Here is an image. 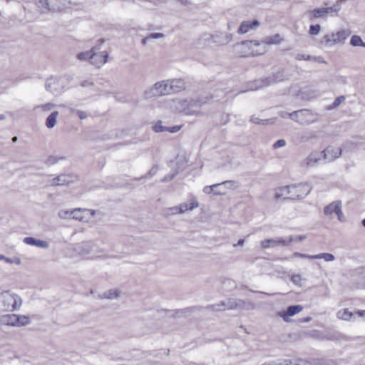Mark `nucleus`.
I'll list each match as a JSON object with an SVG mask.
<instances>
[{"label":"nucleus","instance_id":"1","mask_svg":"<svg viewBox=\"0 0 365 365\" xmlns=\"http://www.w3.org/2000/svg\"><path fill=\"white\" fill-rule=\"evenodd\" d=\"M255 304L250 301L229 298L226 301L220 302L218 304L209 305L206 307V309L215 311H221L225 309L252 310L255 309Z\"/></svg>","mask_w":365,"mask_h":365},{"label":"nucleus","instance_id":"2","mask_svg":"<svg viewBox=\"0 0 365 365\" xmlns=\"http://www.w3.org/2000/svg\"><path fill=\"white\" fill-rule=\"evenodd\" d=\"M22 304L21 298L9 291L0 294V312H12Z\"/></svg>","mask_w":365,"mask_h":365},{"label":"nucleus","instance_id":"3","mask_svg":"<svg viewBox=\"0 0 365 365\" xmlns=\"http://www.w3.org/2000/svg\"><path fill=\"white\" fill-rule=\"evenodd\" d=\"M284 78L285 76L284 74V71H280L277 73H272L271 76L268 77L252 81L250 84L249 90L256 91L260 88H263L274 83L281 82L284 81Z\"/></svg>","mask_w":365,"mask_h":365},{"label":"nucleus","instance_id":"4","mask_svg":"<svg viewBox=\"0 0 365 365\" xmlns=\"http://www.w3.org/2000/svg\"><path fill=\"white\" fill-rule=\"evenodd\" d=\"M206 103V101H203L202 99L192 100L190 101L182 100L178 101V109L180 112H182L187 115H202L200 108Z\"/></svg>","mask_w":365,"mask_h":365},{"label":"nucleus","instance_id":"5","mask_svg":"<svg viewBox=\"0 0 365 365\" xmlns=\"http://www.w3.org/2000/svg\"><path fill=\"white\" fill-rule=\"evenodd\" d=\"M291 200H300L306 197L312 190V187L308 183H300L289 185Z\"/></svg>","mask_w":365,"mask_h":365},{"label":"nucleus","instance_id":"6","mask_svg":"<svg viewBox=\"0 0 365 365\" xmlns=\"http://www.w3.org/2000/svg\"><path fill=\"white\" fill-rule=\"evenodd\" d=\"M170 86V80L157 82L145 94L148 97L170 95L172 93Z\"/></svg>","mask_w":365,"mask_h":365},{"label":"nucleus","instance_id":"7","mask_svg":"<svg viewBox=\"0 0 365 365\" xmlns=\"http://www.w3.org/2000/svg\"><path fill=\"white\" fill-rule=\"evenodd\" d=\"M351 34L348 29L341 30L336 33H332L324 36L322 39V43L325 45H331L336 43H342Z\"/></svg>","mask_w":365,"mask_h":365},{"label":"nucleus","instance_id":"8","mask_svg":"<svg viewBox=\"0 0 365 365\" xmlns=\"http://www.w3.org/2000/svg\"><path fill=\"white\" fill-rule=\"evenodd\" d=\"M199 207V203L195 197H192L188 202H183L178 206L170 207L168 209L169 214H180L184 213L187 210H192Z\"/></svg>","mask_w":365,"mask_h":365},{"label":"nucleus","instance_id":"9","mask_svg":"<svg viewBox=\"0 0 365 365\" xmlns=\"http://www.w3.org/2000/svg\"><path fill=\"white\" fill-rule=\"evenodd\" d=\"M324 213L327 216H331L333 213L336 214L340 222L344 221V215L341 210V202L339 200L334 201L324 208Z\"/></svg>","mask_w":365,"mask_h":365},{"label":"nucleus","instance_id":"10","mask_svg":"<svg viewBox=\"0 0 365 365\" xmlns=\"http://www.w3.org/2000/svg\"><path fill=\"white\" fill-rule=\"evenodd\" d=\"M299 115L298 123L300 125H309L318 120L319 115L308 109L299 110Z\"/></svg>","mask_w":365,"mask_h":365},{"label":"nucleus","instance_id":"11","mask_svg":"<svg viewBox=\"0 0 365 365\" xmlns=\"http://www.w3.org/2000/svg\"><path fill=\"white\" fill-rule=\"evenodd\" d=\"M76 177L69 174H61L51 180V186L67 185L74 182Z\"/></svg>","mask_w":365,"mask_h":365},{"label":"nucleus","instance_id":"12","mask_svg":"<svg viewBox=\"0 0 365 365\" xmlns=\"http://www.w3.org/2000/svg\"><path fill=\"white\" fill-rule=\"evenodd\" d=\"M303 309L302 306L301 305H292L287 307L286 311L279 312L278 313V316L282 317L284 321L289 322V317H292L299 312H300Z\"/></svg>","mask_w":365,"mask_h":365},{"label":"nucleus","instance_id":"13","mask_svg":"<svg viewBox=\"0 0 365 365\" xmlns=\"http://www.w3.org/2000/svg\"><path fill=\"white\" fill-rule=\"evenodd\" d=\"M108 55L106 51L93 53L91 56L90 63L97 68H100L107 62Z\"/></svg>","mask_w":365,"mask_h":365},{"label":"nucleus","instance_id":"14","mask_svg":"<svg viewBox=\"0 0 365 365\" xmlns=\"http://www.w3.org/2000/svg\"><path fill=\"white\" fill-rule=\"evenodd\" d=\"M259 26L258 20L255 19L252 21H244L240 24L237 30L239 34H244L247 33L250 30H255Z\"/></svg>","mask_w":365,"mask_h":365},{"label":"nucleus","instance_id":"15","mask_svg":"<svg viewBox=\"0 0 365 365\" xmlns=\"http://www.w3.org/2000/svg\"><path fill=\"white\" fill-rule=\"evenodd\" d=\"M322 154L324 160L333 161L341 155V149L329 146L322 152Z\"/></svg>","mask_w":365,"mask_h":365},{"label":"nucleus","instance_id":"16","mask_svg":"<svg viewBox=\"0 0 365 365\" xmlns=\"http://www.w3.org/2000/svg\"><path fill=\"white\" fill-rule=\"evenodd\" d=\"M181 128V125H175L173 127H166L162 125V121H158L153 129L156 133L170 132L172 133H177Z\"/></svg>","mask_w":365,"mask_h":365},{"label":"nucleus","instance_id":"17","mask_svg":"<svg viewBox=\"0 0 365 365\" xmlns=\"http://www.w3.org/2000/svg\"><path fill=\"white\" fill-rule=\"evenodd\" d=\"M236 184H237V182H235L234 180H225L221 183H217V184H214L212 185L205 186L203 188V192L205 194H210V193L213 192L215 195H222V193L220 192L215 191L214 188L217 187L221 185H230V187H237Z\"/></svg>","mask_w":365,"mask_h":365},{"label":"nucleus","instance_id":"18","mask_svg":"<svg viewBox=\"0 0 365 365\" xmlns=\"http://www.w3.org/2000/svg\"><path fill=\"white\" fill-rule=\"evenodd\" d=\"M24 242L29 245L36 246L41 248L47 249L49 247L46 241L38 240L31 237H26L23 240Z\"/></svg>","mask_w":365,"mask_h":365},{"label":"nucleus","instance_id":"19","mask_svg":"<svg viewBox=\"0 0 365 365\" xmlns=\"http://www.w3.org/2000/svg\"><path fill=\"white\" fill-rule=\"evenodd\" d=\"M58 0H39L38 4L42 8H44L50 11H58L60 7L56 6V3Z\"/></svg>","mask_w":365,"mask_h":365},{"label":"nucleus","instance_id":"20","mask_svg":"<svg viewBox=\"0 0 365 365\" xmlns=\"http://www.w3.org/2000/svg\"><path fill=\"white\" fill-rule=\"evenodd\" d=\"M170 84L172 93L180 92L185 88V83L180 78L170 81Z\"/></svg>","mask_w":365,"mask_h":365},{"label":"nucleus","instance_id":"21","mask_svg":"<svg viewBox=\"0 0 365 365\" xmlns=\"http://www.w3.org/2000/svg\"><path fill=\"white\" fill-rule=\"evenodd\" d=\"M322 153H312L304 160V163L307 167H312L317 165L321 160Z\"/></svg>","mask_w":365,"mask_h":365},{"label":"nucleus","instance_id":"22","mask_svg":"<svg viewBox=\"0 0 365 365\" xmlns=\"http://www.w3.org/2000/svg\"><path fill=\"white\" fill-rule=\"evenodd\" d=\"M45 87L46 91L53 93H59V89L58 88V80L55 78H49L46 80Z\"/></svg>","mask_w":365,"mask_h":365},{"label":"nucleus","instance_id":"23","mask_svg":"<svg viewBox=\"0 0 365 365\" xmlns=\"http://www.w3.org/2000/svg\"><path fill=\"white\" fill-rule=\"evenodd\" d=\"M83 212H90L91 215H94L96 213V211L93 210L76 208L71 211V214H72L71 218H73L74 220H79V221H83V216L82 215Z\"/></svg>","mask_w":365,"mask_h":365},{"label":"nucleus","instance_id":"24","mask_svg":"<svg viewBox=\"0 0 365 365\" xmlns=\"http://www.w3.org/2000/svg\"><path fill=\"white\" fill-rule=\"evenodd\" d=\"M270 240V247H274L277 246H288L290 242H293L294 238L290 236L289 237L288 240L278 237L276 239H269Z\"/></svg>","mask_w":365,"mask_h":365},{"label":"nucleus","instance_id":"25","mask_svg":"<svg viewBox=\"0 0 365 365\" xmlns=\"http://www.w3.org/2000/svg\"><path fill=\"white\" fill-rule=\"evenodd\" d=\"M326 11L324 8H318L308 11L307 14L311 20L319 18L325 19Z\"/></svg>","mask_w":365,"mask_h":365},{"label":"nucleus","instance_id":"26","mask_svg":"<svg viewBox=\"0 0 365 365\" xmlns=\"http://www.w3.org/2000/svg\"><path fill=\"white\" fill-rule=\"evenodd\" d=\"M290 196L289 185L282 187L276 190L274 194L275 199H279L281 197H284V199H289L288 197Z\"/></svg>","mask_w":365,"mask_h":365},{"label":"nucleus","instance_id":"27","mask_svg":"<svg viewBox=\"0 0 365 365\" xmlns=\"http://www.w3.org/2000/svg\"><path fill=\"white\" fill-rule=\"evenodd\" d=\"M282 38L281 36L278 34L272 36H267L264 38L262 41L263 43L271 45V44H279L282 41Z\"/></svg>","mask_w":365,"mask_h":365},{"label":"nucleus","instance_id":"28","mask_svg":"<svg viewBox=\"0 0 365 365\" xmlns=\"http://www.w3.org/2000/svg\"><path fill=\"white\" fill-rule=\"evenodd\" d=\"M58 115V111H53L46 118V126L48 128H53L56 124V118Z\"/></svg>","mask_w":365,"mask_h":365},{"label":"nucleus","instance_id":"29","mask_svg":"<svg viewBox=\"0 0 365 365\" xmlns=\"http://www.w3.org/2000/svg\"><path fill=\"white\" fill-rule=\"evenodd\" d=\"M317 138V135L315 131L309 130L305 131L301 136L302 142H309L312 140H315Z\"/></svg>","mask_w":365,"mask_h":365},{"label":"nucleus","instance_id":"30","mask_svg":"<svg viewBox=\"0 0 365 365\" xmlns=\"http://www.w3.org/2000/svg\"><path fill=\"white\" fill-rule=\"evenodd\" d=\"M324 259L326 262H331L335 259V257L330 253H320L314 255V259Z\"/></svg>","mask_w":365,"mask_h":365},{"label":"nucleus","instance_id":"31","mask_svg":"<svg viewBox=\"0 0 365 365\" xmlns=\"http://www.w3.org/2000/svg\"><path fill=\"white\" fill-rule=\"evenodd\" d=\"M351 316L352 313L346 309L340 310L337 312V317L343 320H349Z\"/></svg>","mask_w":365,"mask_h":365},{"label":"nucleus","instance_id":"32","mask_svg":"<svg viewBox=\"0 0 365 365\" xmlns=\"http://www.w3.org/2000/svg\"><path fill=\"white\" fill-rule=\"evenodd\" d=\"M16 319H17V315L16 314L7 315L5 317L6 324H8V325H11V326L17 327L18 323H17Z\"/></svg>","mask_w":365,"mask_h":365},{"label":"nucleus","instance_id":"33","mask_svg":"<svg viewBox=\"0 0 365 365\" xmlns=\"http://www.w3.org/2000/svg\"><path fill=\"white\" fill-rule=\"evenodd\" d=\"M344 101H345V97L344 96H340L337 97L336 98H335L334 102L327 107V109L328 110L334 109V108H337Z\"/></svg>","mask_w":365,"mask_h":365},{"label":"nucleus","instance_id":"34","mask_svg":"<svg viewBox=\"0 0 365 365\" xmlns=\"http://www.w3.org/2000/svg\"><path fill=\"white\" fill-rule=\"evenodd\" d=\"M94 48H92L91 51H86V52H81L79 53L77 55V58L80 61H85V60H91V56H92V53H93Z\"/></svg>","mask_w":365,"mask_h":365},{"label":"nucleus","instance_id":"35","mask_svg":"<svg viewBox=\"0 0 365 365\" xmlns=\"http://www.w3.org/2000/svg\"><path fill=\"white\" fill-rule=\"evenodd\" d=\"M120 296V292L118 291V290H115V289H110L109 291H108L107 292H105L103 294V298H106V299H115V298H118Z\"/></svg>","mask_w":365,"mask_h":365},{"label":"nucleus","instance_id":"36","mask_svg":"<svg viewBox=\"0 0 365 365\" xmlns=\"http://www.w3.org/2000/svg\"><path fill=\"white\" fill-rule=\"evenodd\" d=\"M16 321L18 323L17 327L25 326L30 322L29 318L24 315H17Z\"/></svg>","mask_w":365,"mask_h":365},{"label":"nucleus","instance_id":"37","mask_svg":"<svg viewBox=\"0 0 365 365\" xmlns=\"http://www.w3.org/2000/svg\"><path fill=\"white\" fill-rule=\"evenodd\" d=\"M362 39L359 36L354 35L351 38L350 43L353 46H361L362 44Z\"/></svg>","mask_w":365,"mask_h":365},{"label":"nucleus","instance_id":"38","mask_svg":"<svg viewBox=\"0 0 365 365\" xmlns=\"http://www.w3.org/2000/svg\"><path fill=\"white\" fill-rule=\"evenodd\" d=\"M55 107V105L53 103H47L46 104H43V105H39V106H37L35 109H38V108H41L44 111H49L51 110L52 108H53Z\"/></svg>","mask_w":365,"mask_h":365},{"label":"nucleus","instance_id":"39","mask_svg":"<svg viewBox=\"0 0 365 365\" xmlns=\"http://www.w3.org/2000/svg\"><path fill=\"white\" fill-rule=\"evenodd\" d=\"M321 30V26L319 24L311 25L309 27V34L311 35H317Z\"/></svg>","mask_w":365,"mask_h":365},{"label":"nucleus","instance_id":"40","mask_svg":"<svg viewBox=\"0 0 365 365\" xmlns=\"http://www.w3.org/2000/svg\"><path fill=\"white\" fill-rule=\"evenodd\" d=\"M250 122L255 123V124H267L268 123V120H261L259 118L253 115L250 118Z\"/></svg>","mask_w":365,"mask_h":365},{"label":"nucleus","instance_id":"41","mask_svg":"<svg viewBox=\"0 0 365 365\" xmlns=\"http://www.w3.org/2000/svg\"><path fill=\"white\" fill-rule=\"evenodd\" d=\"M293 257H300L303 259H314V255H309L307 254H302L299 252H294L292 255Z\"/></svg>","mask_w":365,"mask_h":365},{"label":"nucleus","instance_id":"42","mask_svg":"<svg viewBox=\"0 0 365 365\" xmlns=\"http://www.w3.org/2000/svg\"><path fill=\"white\" fill-rule=\"evenodd\" d=\"M58 216L61 219H66V218H68V217H72V214H71V211L70 210H61L58 212Z\"/></svg>","mask_w":365,"mask_h":365},{"label":"nucleus","instance_id":"43","mask_svg":"<svg viewBox=\"0 0 365 365\" xmlns=\"http://www.w3.org/2000/svg\"><path fill=\"white\" fill-rule=\"evenodd\" d=\"M286 145V141L284 139H280L276 141L274 145L273 148L274 149L282 148Z\"/></svg>","mask_w":365,"mask_h":365},{"label":"nucleus","instance_id":"44","mask_svg":"<svg viewBox=\"0 0 365 365\" xmlns=\"http://www.w3.org/2000/svg\"><path fill=\"white\" fill-rule=\"evenodd\" d=\"M178 174V171H175L168 175H165L162 180H161V182H167V181H170V180H172L175 176Z\"/></svg>","mask_w":365,"mask_h":365},{"label":"nucleus","instance_id":"45","mask_svg":"<svg viewBox=\"0 0 365 365\" xmlns=\"http://www.w3.org/2000/svg\"><path fill=\"white\" fill-rule=\"evenodd\" d=\"M294 365H311V364L304 359H294Z\"/></svg>","mask_w":365,"mask_h":365},{"label":"nucleus","instance_id":"46","mask_svg":"<svg viewBox=\"0 0 365 365\" xmlns=\"http://www.w3.org/2000/svg\"><path fill=\"white\" fill-rule=\"evenodd\" d=\"M346 0H337V1L332 6L334 13H338L341 9V4Z\"/></svg>","mask_w":365,"mask_h":365},{"label":"nucleus","instance_id":"47","mask_svg":"<svg viewBox=\"0 0 365 365\" xmlns=\"http://www.w3.org/2000/svg\"><path fill=\"white\" fill-rule=\"evenodd\" d=\"M72 112H76V114L78 115V116L79 117L80 119L83 120V119H86L87 118V113L84 111H82V110H74V109H72L71 110Z\"/></svg>","mask_w":365,"mask_h":365},{"label":"nucleus","instance_id":"48","mask_svg":"<svg viewBox=\"0 0 365 365\" xmlns=\"http://www.w3.org/2000/svg\"><path fill=\"white\" fill-rule=\"evenodd\" d=\"M289 118L298 123L299 119V110L294 111L289 114Z\"/></svg>","mask_w":365,"mask_h":365},{"label":"nucleus","instance_id":"49","mask_svg":"<svg viewBox=\"0 0 365 365\" xmlns=\"http://www.w3.org/2000/svg\"><path fill=\"white\" fill-rule=\"evenodd\" d=\"M279 365H294V359H284L279 361Z\"/></svg>","mask_w":365,"mask_h":365},{"label":"nucleus","instance_id":"50","mask_svg":"<svg viewBox=\"0 0 365 365\" xmlns=\"http://www.w3.org/2000/svg\"><path fill=\"white\" fill-rule=\"evenodd\" d=\"M6 262L7 263H15L16 264H21V259L19 257L9 258L6 257Z\"/></svg>","mask_w":365,"mask_h":365},{"label":"nucleus","instance_id":"51","mask_svg":"<svg viewBox=\"0 0 365 365\" xmlns=\"http://www.w3.org/2000/svg\"><path fill=\"white\" fill-rule=\"evenodd\" d=\"M301 276L299 274H294L291 278V281L295 284H299Z\"/></svg>","mask_w":365,"mask_h":365},{"label":"nucleus","instance_id":"52","mask_svg":"<svg viewBox=\"0 0 365 365\" xmlns=\"http://www.w3.org/2000/svg\"><path fill=\"white\" fill-rule=\"evenodd\" d=\"M164 34L162 33H152L149 34L148 38H163Z\"/></svg>","mask_w":365,"mask_h":365},{"label":"nucleus","instance_id":"53","mask_svg":"<svg viewBox=\"0 0 365 365\" xmlns=\"http://www.w3.org/2000/svg\"><path fill=\"white\" fill-rule=\"evenodd\" d=\"M270 240L267 239V240H264L263 241L261 242V247L262 249H267V248H269L270 247Z\"/></svg>","mask_w":365,"mask_h":365},{"label":"nucleus","instance_id":"54","mask_svg":"<svg viewBox=\"0 0 365 365\" xmlns=\"http://www.w3.org/2000/svg\"><path fill=\"white\" fill-rule=\"evenodd\" d=\"M296 59L298 60V61H301V60H306V61H308V60H310L311 59V56H305L304 54H297L296 56Z\"/></svg>","mask_w":365,"mask_h":365},{"label":"nucleus","instance_id":"55","mask_svg":"<svg viewBox=\"0 0 365 365\" xmlns=\"http://www.w3.org/2000/svg\"><path fill=\"white\" fill-rule=\"evenodd\" d=\"M292 237L294 238L293 241H296V242H302V240H304L306 238L305 235H298L296 237H293V236H292Z\"/></svg>","mask_w":365,"mask_h":365},{"label":"nucleus","instance_id":"56","mask_svg":"<svg viewBox=\"0 0 365 365\" xmlns=\"http://www.w3.org/2000/svg\"><path fill=\"white\" fill-rule=\"evenodd\" d=\"M157 171H158V168H157V167H153V168L150 170V171L148 172V175H149L150 176L154 175H155V174H156Z\"/></svg>","mask_w":365,"mask_h":365},{"label":"nucleus","instance_id":"57","mask_svg":"<svg viewBox=\"0 0 365 365\" xmlns=\"http://www.w3.org/2000/svg\"><path fill=\"white\" fill-rule=\"evenodd\" d=\"M81 85L83 86V87H86V86H91L93 85V83L91 82V81H83Z\"/></svg>","mask_w":365,"mask_h":365},{"label":"nucleus","instance_id":"58","mask_svg":"<svg viewBox=\"0 0 365 365\" xmlns=\"http://www.w3.org/2000/svg\"><path fill=\"white\" fill-rule=\"evenodd\" d=\"M324 9L325 11H326V15H327V14H329V13L334 12V8H333V6L326 7V8H324Z\"/></svg>","mask_w":365,"mask_h":365},{"label":"nucleus","instance_id":"59","mask_svg":"<svg viewBox=\"0 0 365 365\" xmlns=\"http://www.w3.org/2000/svg\"><path fill=\"white\" fill-rule=\"evenodd\" d=\"M149 39H150V38H148V36L147 37L144 38L141 41L142 44L145 45Z\"/></svg>","mask_w":365,"mask_h":365},{"label":"nucleus","instance_id":"60","mask_svg":"<svg viewBox=\"0 0 365 365\" xmlns=\"http://www.w3.org/2000/svg\"><path fill=\"white\" fill-rule=\"evenodd\" d=\"M244 242H245V240H242V239H240V240L237 242V245H235L234 246H237V245H240V246H242V245H243Z\"/></svg>","mask_w":365,"mask_h":365},{"label":"nucleus","instance_id":"61","mask_svg":"<svg viewBox=\"0 0 365 365\" xmlns=\"http://www.w3.org/2000/svg\"><path fill=\"white\" fill-rule=\"evenodd\" d=\"M262 365H279V362H269V363H264Z\"/></svg>","mask_w":365,"mask_h":365},{"label":"nucleus","instance_id":"62","mask_svg":"<svg viewBox=\"0 0 365 365\" xmlns=\"http://www.w3.org/2000/svg\"><path fill=\"white\" fill-rule=\"evenodd\" d=\"M289 113H288L283 112V113H282L280 114V115H281V117H282V118H286V117H287V116L289 117Z\"/></svg>","mask_w":365,"mask_h":365},{"label":"nucleus","instance_id":"63","mask_svg":"<svg viewBox=\"0 0 365 365\" xmlns=\"http://www.w3.org/2000/svg\"><path fill=\"white\" fill-rule=\"evenodd\" d=\"M250 43H254L255 46H259V43L257 41H250Z\"/></svg>","mask_w":365,"mask_h":365},{"label":"nucleus","instance_id":"64","mask_svg":"<svg viewBox=\"0 0 365 365\" xmlns=\"http://www.w3.org/2000/svg\"><path fill=\"white\" fill-rule=\"evenodd\" d=\"M6 257L3 255H0V260H4L6 262Z\"/></svg>","mask_w":365,"mask_h":365}]
</instances>
